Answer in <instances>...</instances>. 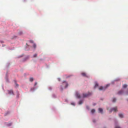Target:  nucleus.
Instances as JSON below:
<instances>
[{"instance_id":"1","label":"nucleus","mask_w":128,"mask_h":128,"mask_svg":"<svg viewBox=\"0 0 128 128\" xmlns=\"http://www.w3.org/2000/svg\"><path fill=\"white\" fill-rule=\"evenodd\" d=\"M109 86V85L108 84L106 85V87H103L100 86L99 88V90H104L107 88Z\"/></svg>"},{"instance_id":"17","label":"nucleus","mask_w":128,"mask_h":128,"mask_svg":"<svg viewBox=\"0 0 128 128\" xmlns=\"http://www.w3.org/2000/svg\"><path fill=\"white\" fill-rule=\"evenodd\" d=\"M37 54H34V58H36L37 57Z\"/></svg>"},{"instance_id":"10","label":"nucleus","mask_w":128,"mask_h":128,"mask_svg":"<svg viewBox=\"0 0 128 128\" xmlns=\"http://www.w3.org/2000/svg\"><path fill=\"white\" fill-rule=\"evenodd\" d=\"M119 117L121 118H123L124 117V116H123V114H119Z\"/></svg>"},{"instance_id":"22","label":"nucleus","mask_w":128,"mask_h":128,"mask_svg":"<svg viewBox=\"0 0 128 128\" xmlns=\"http://www.w3.org/2000/svg\"><path fill=\"white\" fill-rule=\"evenodd\" d=\"M37 83H36V82L35 83V86H36V85H37Z\"/></svg>"},{"instance_id":"15","label":"nucleus","mask_w":128,"mask_h":128,"mask_svg":"<svg viewBox=\"0 0 128 128\" xmlns=\"http://www.w3.org/2000/svg\"><path fill=\"white\" fill-rule=\"evenodd\" d=\"M82 103H83L82 101V100H80L79 102V104H82Z\"/></svg>"},{"instance_id":"6","label":"nucleus","mask_w":128,"mask_h":128,"mask_svg":"<svg viewBox=\"0 0 128 128\" xmlns=\"http://www.w3.org/2000/svg\"><path fill=\"white\" fill-rule=\"evenodd\" d=\"M123 90H121L118 93V94L119 95H121L123 93Z\"/></svg>"},{"instance_id":"5","label":"nucleus","mask_w":128,"mask_h":128,"mask_svg":"<svg viewBox=\"0 0 128 128\" xmlns=\"http://www.w3.org/2000/svg\"><path fill=\"white\" fill-rule=\"evenodd\" d=\"M76 96L78 98H81L80 94L78 92H76Z\"/></svg>"},{"instance_id":"23","label":"nucleus","mask_w":128,"mask_h":128,"mask_svg":"<svg viewBox=\"0 0 128 128\" xmlns=\"http://www.w3.org/2000/svg\"><path fill=\"white\" fill-rule=\"evenodd\" d=\"M12 124L11 123H10V125H9L8 126H10L12 125Z\"/></svg>"},{"instance_id":"14","label":"nucleus","mask_w":128,"mask_h":128,"mask_svg":"<svg viewBox=\"0 0 128 128\" xmlns=\"http://www.w3.org/2000/svg\"><path fill=\"white\" fill-rule=\"evenodd\" d=\"M34 78H30V82H32L33 81Z\"/></svg>"},{"instance_id":"3","label":"nucleus","mask_w":128,"mask_h":128,"mask_svg":"<svg viewBox=\"0 0 128 128\" xmlns=\"http://www.w3.org/2000/svg\"><path fill=\"white\" fill-rule=\"evenodd\" d=\"M92 93L90 92H88V94H83V98H84L88 97L89 96L91 95Z\"/></svg>"},{"instance_id":"18","label":"nucleus","mask_w":128,"mask_h":128,"mask_svg":"<svg viewBox=\"0 0 128 128\" xmlns=\"http://www.w3.org/2000/svg\"><path fill=\"white\" fill-rule=\"evenodd\" d=\"M36 45L35 44H34L33 45V47L34 48H36Z\"/></svg>"},{"instance_id":"26","label":"nucleus","mask_w":128,"mask_h":128,"mask_svg":"<svg viewBox=\"0 0 128 128\" xmlns=\"http://www.w3.org/2000/svg\"><path fill=\"white\" fill-rule=\"evenodd\" d=\"M22 34V32H21V33L20 34Z\"/></svg>"},{"instance_id":"27","label":"nucleus","mask_w":128,"mask_h":128,"mask_svg":"<svg viewBox=\"0 0 128 128\" xmlns=\"http://www.w3.org/2000/svg\"><path fill=\"white\" fill-rule=\"evenodd\" d=\"M95 105H96V104H95L94 105V106H95Z\"/></svg>"},{"instance_id":"24","label":"nucleus","mask_w":128,"mask_h":128,"mask_svg":"<svg viewBox=\"0 0 128 128\" xmlns=\"http://www.w3.org/2000/svg\"><path fill=\"white\" fill-rule=\"evenodd\" d=\"M16 86H18V84H16Z\"/></svg>"},{"instance_id":"25","label":"nucleus","mask_w":128,"mask_h":128,"mask_svg":"<svg viewBox=\"0 0 128 128\" xmlns=\"http://www.w3.org/2000/svg\"><path fill=\"white\" fill-rule=\"evenodd\" d=\"M58 80H59V81H60V79H58Z\"/></svg>"},{"instance_id":"2","label":"nucleus","mask_w":128,"mask_h":128,"mask_svg":"<svg viewBox=\"0 0 128 128\" xmlns=\"http://www.w3.org/2000/svg\"><path fill=\"white\" fill-rule=\"evenodd\" d=\"M63 86L65 88H67L68 86V83L65 81H64L63 83Z\"/></svg>"},{"instance_id":"11","label":"nucleus","mask_w":128,"mask_h":128,"mask_svg":"<svg viewBox=\"0 0 128 128\" xmlns=\"http://www.w3.org/2000/svg\"><path fill=\"white\" fill-rule=\"evenodd\" d=\"M82 75L84 76L87 77V76H86V74L85 73H84V72L82 73Z\"/></svg>"},{"instance_id":"21","label":"nucleus","mask_w":128,"mask_h":128,"mask_svg":"<svg viewBox=\"0 0 128 128\" xmlns=\"http://www.w3.org/2000/svg\"><path fill=\"white\" fill-rule=\"evenodd\" d=\"M30 42L33 43L34 42V41L32 40H31L30 41Z\"/></svg>"},{"instance_id":"13","label":"nucleus","mask_w":128,"mask_h":128,"mask_svg":"<svg viewBox=\"0 0 128 128\" xmlns=\"http://www.w3.org/2000/svg\"><path fill=\"white\" fill-rule=\"evenodd\" d=\"M95 112V110H91V112L92 113H94Z\"/></svg>"},{"instance_id":"16","label":"nucleus","mask_w":128,"mask_h":128,"mask_svg":"<svg viewBox=\"0 0 128 128\" xmlns=\"http://www.w3.org/2000/svg\"><path fill=\"white\" fill-rule=\"evenodd\" d=\"M116 101V98H114L113 99V100H112V101L113 102H115Z\"/></svg>"},{"instance_id":"8","label":"nucleus","mask_w":128,"mask_h":128,"mask_svg":"<svg viewBox=\"0 0 128 128\" xmlns=\"http://www.w3.org/2000/svg\"><path fill=\"white\" fill-rule=\"evenodd\" d=\"M98 83L96 82H95V85L94 86V88H96L97 87H98Z\"/></svg>"},{"instance_id":"9","label":"nucleus","mask_w":128,"mask_h":128,"mask_svg":"<svg viewBox=\"0 0 128 128\" xmlns=\"http://www.w3.org/2000/svg\"><path fill=\"white\" fill-rule=\"evenodd\" d=\"M98 110L102 114L103 113V110L102 108H99L98 109Z\"/></svg>"},{"instance_id":"20","label":"nucleus","mask_w":128,"mask_h":128,"mask_svg":"<svg viewBox=\"0 0 128 128\" xmlns=\"http://www.w3.org/2000/svg\"><path fill=\"white\" fill-rule=\"evenodd\" d=\"M71 104L72 105L75 106V104L74 103H71Z\"/></svg>"},{"instance_id":"19","label":"nucleus","mask_w":128,"mask_h":128,"mask_svg":"<svg viewBox=\"0 0 128 128\" xmlns=\"http://www.w3.org/2000/svg\"><path fill=\"white\" fill-rule=\"evenodd\" d=\"M116 128H121L120 126H116Z\"/></svg>"},{"instance_id":"12","label":"nucleus","mask_w":128,"mask_h":128,"mask_svg":"<svg viewBox=\"0 0 128 128\" xmlns=\"http://www.w3.org/2000/svg\"><path fill=\"white\" fill-rule=\"evenodd\" d=\"M127 87V86L126 84H124L123 86V88H126Z\"/></svg>"},{"instance_id":"4","label":"nucleus","mask_w":128,"mask_h":128,"mask_svg":"<svg viewBox=\"0 0 128 128\" xmlns=\"http://www.w3.org/2000/svg\"><path fill=\"white\" fill-rule=\"evenodd\" d=\"M117 108L116 107H115V108L112 109L110 110V111L111 112L113 111H114L115 112H116V111H117Z\"/></svg>"},{"instance_id":"7","label":"nucleus","mask_w":128,"mask_h":128,"mask_svg":"<svg viewBox=\"0 0 128 128\" xmlns=\"http://www.w3.org/2000/svg\"><path fill=\"white\" fill-rule=\"evenodd\" d=\"M8 93L10 94H13V91L12 90L8 91Z\"/></svg>"}]
</instances>
